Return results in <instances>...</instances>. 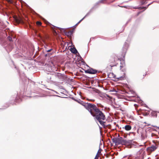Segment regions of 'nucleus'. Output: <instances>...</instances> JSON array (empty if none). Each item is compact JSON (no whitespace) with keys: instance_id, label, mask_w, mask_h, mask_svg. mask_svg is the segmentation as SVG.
Returning a JSON list of instances; mask_svg holds the SVG:
<instances>
[{"instance_id":"obj_1","label":"nucleus","mask_w":159,"mask_h":159,"mask_svg":"<svg viewBox=\"0 0 159 159\" xmlns=\"http://www.w3.org/2000/svg\"><path fill=\"white\" fill-rule=\"evenodd\" d=\"M91 114L94 117L95 120H97L103 126H105V122L103 121L106 119L105 115L99 110L96 106L94 105L91 111H89Z\"/></svg>"},{"instance_id":"obj_2","label":"nucleus","mask_w":159,"mask_h":159,"mask_svg":"<svg viewBox=\"0 0 159 159\" xmlns=\"http://www.w3.org/2000/svg\"><path fill=\"white\" fill-rule=\"evenodd\" d=\"M134 101L138 102L141 105L146 107V105L144 104L143 102L141 100L140 98L136 97L135 93L133 90H131L130 89V101Z\"/></svg>"},{"instance_id":"obj_3","label":"nucleus","mask_w":159,"mask_h":159,"mask_svg":"<svg viewBox=\"0 0 159 159\" xmlns=\"http://www.w3.org/2000/svg\"><path fill=\"white\" fill-rule=\"evenodd\" d=\"M129 44V41L128 40H127L125 42L123 47V53L121 56H119L118 57L116 56V57L114 58V59H116L117 58L118 60H124L125 59V54L127 49L128 48Z\"/></svg>"},{"instance_id":"obj_4","label":"nucleus","mask_w":159,"mask_h":159,"mask_svg":"<svg viewBox=\"0 0 159 159\" xmlns=\"http://www.w3.org/2000/svg\"><path fill=\"white\" fill-rule=\"evenodd\" d=\"M116 144H121L128 146L129 145V140L123 139L121 137H116Z\"/></svg>"},{"instance_id":"obj_5","label":"nucleus","mask_w":159,"mask_h":159,"mask_svg":"<svg viewBox=\"0 0 159 159\" xmlns=\"http://www.w3.org/2000/svg\"><path fill=\"white\" fill-rule=\"evenodd\" d=\"M79 103L84 107L89 112L91 111V109L92 108V107L94 105L90 103H85L80 100H79Z\"/></svg>"},{"instance_id":"obj_6","label":"nucleus","mask_w":159,"mask_h":159,"mask_svg":"<svg viewBox=\"0 0 159 159\" xmlns=\"http://www.w3.org/2000/svg\"><path fill=\"white\" fill-rule=\"evenodd\" d=\"M111 61L109 62V63L107 67V70H111L113 67L116 66L118 64V63L115 60H111Z\"/></svg>"},{"instance_id":"obj_7","label":"nucleus","mask_w":159,"mask_h":159,"mask_svg":"<svg viewBox=\"0 0 159 159\" xmlns=\"http://www.w3.org/2000/svg\"><path fill=\"white\" fill-rule=\"evenodd\" d=\"M70 50L71 52L74 54L76 56L77 55L78 58L77 60H78L79 59H81V60H83V58H82V57H81L79 53L78 52L77 50L75 47L71 48Z\"/></svg>"},{"instance_id":"obj_8","label":"nucleus","mask_w":159,"mask_h":159,"mask_svg":"<svg viewBox=\"0 0 159 159\" xmlns=\"http://www.w3.org/2000/svg\"><path fill=\"white\" fill-rule=\"evenodd\" d=\"M98 71L97 70L95 69H94L92 68H90L85 70V73L91 74H95Z\"/></svg>"},{"instance_id":"obj_9","label":"nucleus","mask_w":159,"mask_h":159,"mask_svg":"<svg viewBox=\"0 0 159 159\" xmlns=\"http://www.w3.org/2000/svg\"><path fill=\"white\" fill-rule=\"evenodd\" d=\"M75 62L78 66H83L85 65L88 67H89L88 65L84 61V60H76Z\"/></svg>"},{"instance_id":"obj_10","label":"nucleus","mask_w":159,"mask_h":159,"mask_svg":"<svg viewBox=\"0 0 159 159\" xmlns=\"http://www.w3.org/2000/svg\"><path fill=\"white\" fill-rule=\"evenodd\" d=\"M157 149L156 146L153 145H152L151 147H148L147 149V152L151 153L152 152L155 151Z\"/></svg>"},{"instance_id":"obj_11","label":"nucleus","mask_w":159,"mask_h":159,"mask_svg":"<svg viewBox=\"0 0 159 159\" xmlns=\"http://www.w3.org/2000/svg\"><path fill=\"white\" fill-rule=\"evenodd\" d=\"M73 33V31L72 30L68 32H66L65 33V34L68 37H71Z\"/></svg>"},{"instance_id":"obj_12","label":"nucleus","mask_w":159,"mask_h":159,"mask_svg":"<svg viewBox=\"0 0 159 159\" xmlns=\"http://www.w3.org/2000/svg\"><path fill=\"white\" fill-rule=\"evenodd\" d=\"M54 77V75H52V76L50 75H48L47 77V81L48 82H52L53 81L52 80V79Z\"/></svg>"},{"instance_id":"obj_13","label":"nucleus","mask_w":159,"mask_h":159,"mask_svg":"<svg viewBox=\"0 0 159 159\" xmlns=\"http://www.w3.org/2000/svg\"><path fill=\"white\" fill-rule=\"evenodd\" d=\"M130 148L132 147H135L136 146V143L134 142H133L132 141L130 140Z\"/></svg>"},{"instance_id":"obj_14","label":"nucleus","mask_w":159,"mask_h":159,"mask_svg":"<svg viewBox=\"0 0 159 159\" xmlns=\"http://www.w3.org/2000/svg\"><path fill=\"white\" fill-rule=\"evenodd\" d=\"M120 67L121 68H122L125 66V60H120Z\"/></svg>"},{"instance_id":"obj_15","label":"nucleus","mask_w":159,"mask_h":159,"mask_svg":"<svg viewBox=\"0 0 159 159\" xmlns=\"http://www.w3.org/2000/svg\"><path fill=\"white\" fill-rule=\"evenodd\" d=\"M125 129L126 131L129 130V125H127L125 126Z\"/></svg>"},{"instance_id":"obj_16","label":"nucleus","mask_w":159,"mask_h":159,"mask_svg":"<svg viewBox=\"0 0 159 159\" xmlns=\"http://www.w3.org/2000/svg\"><path fill=\"white\" fill-rule=\"evenodd\" d=\"M17 21L18 23H24V21L21 18H20V19H19V20H18Z\"/></svg>"},{"instance_id":"obj_17","label":"nucleus","mask_w":159,"mask_h":159,"mask_svg":"<svg viewBox=\"0 0 159 159\" xmlns=\"http://www.w3.org/2000/svg\"><path fill=\"white\" fill-rule=\"evenodd\" d=\"M113 142L116 144V138H114L112 139Z\"/></svg>"},{"instance_id":"obj_18","label":"nucleus","mask_w":159,"mask_h":159,"mask_svg":"<svg viewBox=\"0 0 159 159\" xmlns=\"http://www.w3.org/2000/svg\"><path fill=\"white\" fill-rule=\"evenodd\" d=\"M49 65L50 66H52V65L54 66V65L53 64V62L52 61V60H51V61L49 62Z\"/></svg>"},{"instance_id":"obj_19","label":"nucleus","mask_w":159,"mask_h":159,"mask_svg":"<svg viewBox=\"0 0 159 159\" xmlns=\"http://www.w3.org/2000/svg\"><path fill=\"white\" fill-rule=\"evenodd\" d=\"M7 39L10 42L12 41V38L10 36H8L7 37Z\"/></svg>"},{"instance_id":"obj_20","label":"nucleus","mask_w":159,"mask_h":159,"mask_svg":"<svg viewBox=\"0 0 159 159\" xmlns=\"http://www.w3.org/2000/svg\"><path fill=\"white\" fill-rule=\"evenodd\" d=\"M73 100H74L76 102H78V103L79 102V100H80V99H75V98L72 97V98H71Z\"/></svg>"},{"instance_id":"obj_21","label":"nucleus","mask_w":159,"mask_h":159,"mask_svg":"<svg viewBox=\"0 0 159 159\" xmlns=\"http://www.w3.org/2000/svg\"><path fill=\"white\" fill-rule=\"evenodd\" d=\"M124 7V8H125L127 9H129V7L128 6H121L120 7Z\"/></svg>"},{"instance_id":"obj_22","label":"nucleus","mask_w":159,"mask_h":159,"mask_svg":"<svg viewBox=\"0 0 159 159\" xmlns=\"http://www.w3.org/2000/svg\"><path fill=\"white\" fill-rule=\"evenodd\" d=\"M36 24L37 25H41V23L39 21L37 22Z\"/></svg>"},{"instance_id":"obj_23","label":"nucleus","mask_w":159,"mask_h":159,"mask_svg":"<svg viewBox=\"0 0 159 159\" xmlns=\"http://www.w3.org/2000/svg\"><path fill=\"white\" fill-rule=\"evenodd\" d=\"M48 56L49 57H51V55L52 54V53L51 52H48Z\"/></svg>"},{"instance_id":"obj_24","label":"nucleus","mask_w":159,"mask_h":159,"mask_svg":"<svg viewBox=\"0 0 159 159\" xmlns=\"http://www.w3.org/2000/svg\"><path fill=\"white\" fill-rule=\"evenodd\" d=\"M99 157V155L98 154H97L94 159H98Z\"/></svg>"},{"instance_id":"obj_25","label":"nucleus","mask_w":159,"mask_h":159,"mask_svg":"<svg viewBox=\"0 0 159 159\" xmlns=\"http://www.w3.org/2000/svg\"><path fill=\"white\" fill-rule=\"evenodd\" d=\"M128 134V133L127 134H126L125 133V134L123 135L124 136V138H126L127 137V134Z\"/></svg>"},{"instance_id":"obj_26","label":"nucleus","mask_w":159,"mask_h":159,"mask_svg":"<svg viewBox=\"0 0 159 159\" xmlns=\"http://www.w3.org/2000/svg\"><path fill=\"white\" fill-rule=\"evenodd\" d=\"M52 50V49H49V50H46V51L48 53V52H49Z\"/></svg>"},{"instance_id":"obj_27","label":"nucleus","mask_w":159,"mask_h":159,"mask_svg":"<svg viewBox=\"0 0 159 159\" xmlns=\"http://www.w3.org/2000/svg\"><path fill=\"white\" fill-rule=\"evenodd\" d=\"M101 149H99V150H98V153L97 154H98V153H100L101 152Z\"/></svg>"},{"instance_id":"obj_28","label":"nucleus","mask_w":159,"mask_h":159,"mask_svg":"<svg viewBox=\"0 0 159 159\" xmlns=\"http://www.w3.org/2000/svg\"><path fill=\"white\" fill-rule=\"evenodd\" d=\"M98 107H102V106L100 104H97Z\"/></svg>"},{"instance_id":"obj_29","label":"nucleus","mask_w":159,"mask_h":159,"mask_svg":"<svg viewBox=\"0 0 159 159\" xmlns=\"http://www.w3.org/2000/svg\"><path fill=\"white\" fill-rule=\"evenodd\" d=\"M130 119L133 120H134V118L132 116L131 117V116H130ZM129 122L130 123V122H131V121L130 120Z\"/></svg>"},{"instance_id":"obj_30","label":"nucleus","mask_w":159,"mask_h":159,"mask_svg":"<svg viewBox=\"0 0 159 159\" xmlns=\"http://www.w3.org/2000/svg\"><path fill=\"white\" fill-rule=\"evenodd\" d=\"M125 77V76H121V77H119V78H118V79H120V80H121L123 78H124V77Z\"/></svg>"},{"instance_id":"obj_31","label":"nucleus","mask_w":159,"mask_h":159,"mask_svg":"<svg viewBox=\"0 0 159 159\" xmlns=\"http://www.w3.org/2000/svg\"><path fill=\"white\" fill-rule=\"evenodd\" d=\"M8 2L11 3L12 2V0H6Z\"/></svg>"},{"instance_id":"obj_32","label":"nucleus","mask_w":159,"mask_h":159,"mask_svg":"<svg viewBox=\"0 0 159 159\" xmlns=\"http://www.w3.org/2000/svg\"><path fill=\"white\" fill-rule=\"evenodd\" d=\"M11 62L13 64V65L14 66L15 68H16V66L15 65V64H14L13 61L12 60H11Z\"/></svg>"},{"instance_id":"obj_33","label":"nucleus","mask_w":159,"mask_h":159,"mask_svg":"<svg viewBox=\"0 0 159 159\" xmlns=\"http://www.w3.org/2000/svg\"><path fill=\"white\" fill-rule=\"evenodd\" d=\"M44 56L45 57L48 56V53L45 54L44 55Z\"/></svg>"},{"instance_id":"obj_34","label":"nucleus","mask_w":159,"mask_h":159,"mask_svg":"<svg viewBox=\"0 0 159 159\" xmlns=\"http://www.w3.org/2000/svg\"><path fill=\"white\" fill-rule=\"evenodd\" d=\"M78 24H79L78 23H77L76 24V25H74L73 27L75 26H77V25H78Z\"/></svg>"},{"instance_id":"obj_35","label":"nucleus","mask_w":159,"mask_h":159,"mask_svg":"<svg viewBox=\"0 0 159 159\" xmlns=\"http://www.w3.org/2000/svg\"><path fill=\"white\" fill-rule=\"evenodd\" d=\"M134 106H135V107L136 108V106H137V105L136 104H134Z\"/></svg>"},{"instance_id":"obj_36","label":"nucleus","mask_w":159,"mask_h":159,"mask_svg":"<svg viewBox=\"0 0 159 159\" xmlns=\"http://www.w3.org/2000/svg\"><path fill=\"white\" fill-rule=\"evenodd\" d=\"M90 100H91L92 101H94V99H91Z\"/></svg>"},{"instance_id":"obj_37","label":"nucleus","mask_w":159,"mask_h":159,"mask_svg":"<svg viewBox=\"0 0 159 159\" xmlns=\"http://www.w3.org/2000/svg\"><path fill=\"white\" fill-rule=\"evenodd\" d=\"M140 13H141V12H139L138 13V15Z\"/></svg>"},{"instance_id":"obj_38","label":"nucleus","mask_w":159,"mask_h":159,"mask_svg":"<svg viewBox=\"0 0 159 159\" xmlns=\"http://www.w3.org/2000/svg\"><path fill=\"white\" fill-rule=\"evenodd\" d=\"M131 126L130 125V130L131 129Z\"/></svg>"},{"instance_id":"obj_39","label":"nucleus","mask_w":159,"mask_h":159,"mask_svg":"<svg viewBox=\"0 0 159 159\" xmlns=\"http://www.w3.org/2000/svg\"><path fill=\"white\" fill-rule=\"evenodd\" d=\"M146 75V74H145L144 75H143V76H145Z\"/></svg>"},{"instance_id":"obj_40","label":"nucleus","mask_w":159,"mask_h":159,"mask_svg":"<svg viewBox=\"0 0 159 159\" xmlns=\"http://www.w3.org/2000/svg\"><path fill=\"white\" fill-rule=\"evenodd\" d=\"M144 8V7H142V9H143V8Z\"/></svg>"},{"instance_id":"obj_41","label":"nucleus","mask_w":159,"mask_h":159,"mask_svg":"<svg viewBox=\"0 0 159 159\" xmlns=\"http://www.w3.org/2000/svg\"><path fill=\"white\" fill-rule=\"evenodd\" d=\"M60 75V74L58 73V74L57 75Z\"/></svg>"},{"instance_id":"obj_42","label":"nucleus","mask_w":159,"mask_h":159,"mask_svg":"<svg viewBox=\"0 0 159 159\" xmlns=\"http://www.w3.org/2000/svg\"><path fill=\"white\" fill-rule=\"evenodd\" d=\"M129 156H128V159H129Z\"/></svg>"},{"instance_id":"obj_43","label":"nucleus","mask_w":159,"mask_h":159,"mask_svg":"<svg viewBox=\"0 0 159 159\" xmlns=\"http://www.w3.org/2000/svg\"><path fill=\"white\" fill-rule=\"evenodd\" d=\"M76 58L75 59H76ZM74 60H76V59H75V58H74Z\"/></svg>"},{"instance_id":"obj_44","label":"nucleus","mask_w":159,"mask_h":159,"mask_svg":"<svg viewBox=\"0 0 159 159\" xmlns=\"http://www.w3.org/2000/svg\"><path fill=\"white\" fill-rule=\"evenodd\" d=\"M58 96V97H59V96H57V95L56 96Z\"/></svg>"},{"instance_id":"obj_45","label":"nucleus","mask_w":159,"mask_h":159,"mask_svg":"<svg viewBox=\"0 0 159 159\" xmlns=\"http://www.w3.org/2000/svg\"><path fill=\"white\" fill-rule=\"evenodd\" d=\"M158 128L159 129V127H158Z\"/></svg>"}]
</instances>
